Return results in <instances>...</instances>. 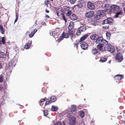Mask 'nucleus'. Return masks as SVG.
Masks as SVG:
<instances>
[{
  "label": "nucleus",
  "instance_id": "1",
  "mask_svg": "<svg viewBox=\"0 0 125 125\" xmlns=\"http://www.w3.org/2000/svg\"><path fill=\"white\" fill-rule=\"evenodd\" d=\"M113 23V20L111 18H107L103 21L102 24L103 25V29L105 30L108 29L109 26V25H111Z\"/></svg>",
  "mask_w": 125,
  "mask_h": 125
},
{
  "label": "nucleus",
  "instance_id": "2",
  "mask_svg": "<svg viewBox=\"0 0 125 125\" xmlns=\"http://www.w3.org/2000/svg\"><path fill=\"white\" fill-rule=\"evenodd\" d=\"M69 36L71 37V38L73 37V34L71 31H67L66 33L63 32L62 35V36H61L59 38V39L61 41L63 40V38H68Z\"/></svg>",
  "mask_w": 125,
  "mask_h": 125
},
{
  "label": "nucleus",
  "instance_id": "3",
  "mask_svg": "<svg viewBox=\"0 0 125 125\" xmlns=\"http://www.w3.org/2000/svg\"><path fill=\"white\" fill-rule=\"evenodd\" d=\"M68 121L69 124L74 125L76 123V119L74 116L70 115Z\"/></svg>",
  "mask_w": 125,
  "mask_h": 125
},
{
  "label": "nucleus",
  "instance_id": "4",
  "mask_svg": "<svg viewBox=\"0 0 125 125\" xmlns=\"http://www.w3.org/2000/svg\"><path fill=\"white\" fill-rule=\"evenodd\" d=\"M86 29V28L84 26L78 28L76 33V35L77 36L79 35L81 32L85 31Z\"/></svg>",
  "mask_w": 125,
  "mask_h": 125
},
{
  "label": "nucleus",
  "instance_id": "5",
  "mask_svg": "<svg viewBox=\"0 0 125 125\" xmlns=\"http://www.w3.org/2000/svg\"><path fill=\"white\" fill-rule=\"evenodd\" d=\"M102 10H97V14L96 15V19H99L101 17H103L104 15V13Z\"/></svg>",
  "mask_w": 125,
  "mask_h": 125
},
{
  "label": "nucleus",
  "instance_id": "6",
  "mask_svg": "<svg viewBox=\"0 0 125 125\" xmlns=\"http://www.w3.org/2000/svg\"><path fill=\"white\" fill-rule=\"evenodd\" d=\"M97 49L98 50L101 52L105 51V48L102 44H98L97 45Z\"/></svg>",
  "mask_w": 125,
  "mask_h": 125
},
{
  "label": "nucleus",
  "instance_id": "7",
  "mask_svg": "<svg viewBox=\"0 0 125 125\" xmlns=\"http://www.w3.org/2000/svg\"><path fill=\"white\" fill-rule=\"evenodd\" d=\"M107 49L108 51L111 53L114 52L115 49L114 47L111 44H109L107 45Z\"/></svg>",
  "mask_w": 125,
  "mask_h": 125
},
{
  "label": "nucleus",
  "instance_id": "8",
  "mask_svg": "<svg viewBox=\"0 0 125 125\" xmlns=\"http://www.w3.org/2000/svg\"><path fill=\"white\" fill-rule=\"evenodd\" d=\"M87 7L89 9L91 10H94L95 7L94 4L90 2L87 3Z\"/></svg>",
  "mask_w": 125,
  "mask_h": 125
},
{
  "label": "nucleus",
  "instance_id": "9",
  "mask_svg": "<svg viewBox=\"0 0 125 125\" xmlns=\"http://www.w3.org/2000/svg\"><path fill=\"white\" fill-rule=\"evenodd\" d=\"M116 58L117 61L119 62H121L123 60V56L120 53L117 54Z\"/></svg>",
  "mask_w": 125,
  "mask_h": 125
},
{
  "label": "nucleus",
  "instance_id": "10",
  "mask_svg": "<svg viewBox=\"0 0 125 125\" xmlns=\"http://www.w3.org/2000/svg\"><path fill=\"white\" fill-rule=\"evenodd\" d=\"M81 46L83 50L86 49L88 47L87 44L84 42H82L81 43Z\"/></svg>",
  "mask_w": 125,
  "mask_h": 125
},
{
  "label": "nucleus",
  "instance_id": "11",
  "mask_svg": "<svg viewBox=\"0 0 125 125\" xmlns=\"http://www.w3.org/2000/svg\"><path fill=\"white\" fill-rule=\"evenodd\" d=\"M111 7L112 10L116 12L118 11L119 10V7L115 5H113L111 6Z\"/></svg>",
  "mask_w": 125,
  "mask_h": 125
},
{
  "label": "nucleus",
  "instance_id": "12",
  "mask_svg": "<svg viewBox=\"0 0 125 125\" xmlns=\"http://www.w3.org/2000/svg\"><path fill=\"white\" fill-rule=\"evenodd\" d=\"M103 38L102 37H98L97 38L96 41V43L97 44H101L102 42H103Z\"/></svg>",
  "mask_w": 125,
  "mask_h": 125
},
{
  "label": "nucleus",
  "instance_id": "13",
  "mask_svg": "<svg viewBox=\"0 0 125 125\" xmlns=\"http://www.w3.org/2000/svg\"><path fill=\"white\" fill-rule=\"evenodd\" d=\"M94 14V12L92 11L88 12L85 14V16L87 18L91 17Z\"/></svg>",
  "mask_w": 125,
  "mask_h": 125
},
{
  "label": "nucleus",
  "instance_id": "14",
  "mask_svg": "<svg viewBox=\"0 0 125 125\" xmlns=\"http://www.w3.org/2000/svg\"><path fill=\"white\" fill-rule=\"evenodd\" d=\"M71 112L73 114H75L76 113V106L75 105H72L71 107Z\"/></svg>",
  "mask_w": 125,
  "mask_h": 125
},
{
  "label": "nucleus",
  "instance_id": "15",
  "mask_svg": "<svg viewBox=\"0 0 125 125\" xmlns=\"http://www.w3.org/2000/svg\"><path fill=\"white\" fill-rule=\"evenodd\" d=\"M74 23L72 21H71L70 22L69 25L68 27L69 31H71L72 30L74 27Z\"/></svg>",
  "mask_w": 125,
  "mask_h": 125
},
{
  "label": "nucleus",
  "instance_id": "16",
  "mask_svg": "<svg viewBox=\"0 0 125 125\" xmlns=\"http://www.w3.org/2000/svg\"><path fill=\"white\" fill-rule=\"evenodd\" d=\"M70 18L72 20L74 21L77 19L78 17L75 14H73L70 16Z\"/></svg>",
  "mask_w": 125,
  "mask_h": 125
},
{
  "label": "nucleus",
  "instance_id": "17",
  "mask_svg": "<svg viewBox=\"0 0 125 125\" xmlns=\"http://www.w3.org/2000/svg\"><path fill=\"white\" fill-rule=\"evenodd\" d=\"M123 77V75H117L115 76V78L117 80H119L121 79Z\"/></svg>",
  "mask_w": 125,
  "mask_h": 125
},
{
  "label": "nucleus",
  "instance_id": "18",
  "mask_svg": "<svg viewBox=\"0 0 125 125\" xmlns=\"http://www.w3.org/2000/svg\"><path fill=\"white\" fill-rule=\"evenodd\" d=\"M98 36L96 34H93L91 35L90 36V38L93 40H96Z\"/></svg>",
  "mask_w": 125,
  "mask_h": 125
},
{
  "label": "nucleus",
  "instance_id": "19",
  "mask_svg": "<svg viewBox=\"0 0 125 125\" xmlns=\"http://www.w3.org/2000/svg\"><path fill=\"white\" fill-rule=\"evenodd\" d=\"M37 30L36 29H35L32 31L31 33L29 35V36L30 37H32L34 35V34L37 31Z\"/></svg>",
  "mask_w": 125,
  "mask_h": 125
},
{
  "label": "nucleus",
  "instance_id": "20",
  "mask_svg": "<svg viewBox=\"0 0 125 125\" xmlns=\"http://www.w3.org/2000/svg\"><path fill=\"white\" fill-rule=\"evenodd\" d=\"M56 100V97L55 96H52L50 98V101L51 103L54 102Z\"/></svg>",
  "mask_w": 125,
  "mask_h": 125
},
{
  "label": "nucleus",
  "instance_id": "21",
  "mask_svg": "<svg viewBox=\"0 0 125 125\" xmlns=\"http://www.w3.org/2000/svg\"><path fill=\"white\" fill-rule=\"evenodd\" d=\"M0 31L2 34H3L4 33V29L3 28V26L1 25H0Z\"/></svg>",
  "mask_w": 125,
  "mask_h": 125
},
{
  "label": "nucleus",
  "instance_id": "22",
  "mask_svg": "<svg viewBox=\"0 0 125 125\" xmlns=\"http://www.w3.org/2000/svg\"><path fill=\"white\" fill-rule=\"evenodd\" d=\"M107 60V59L104 56L102 57H101L100 62H104L106 61Z\"/></svg>",
  "mask_w": 125,
  "mask_h": 125
},
{
  "label": "nucleus",
  "instance_id": "23",
  "mask_svg": "<svg viewBox=\"0 0 125 125\" xmlns=\"http://www.w3.org/2000/svg\"><path fill=\"white\" fill-rule=\"evenodd\" d=\"M88 35L87 34H86L84 36L82 37L80 39V41L81 42H83L82 41L85 40L86 38H87Z\"/></svg>",
  "mask_w": 125,
  "mask_h": 125
},
{
  "label": "nucleus",
  "instance_id": "24",
  "mask_svg": "<svg viewBox=\"0 0 125 125\" xmlns=\"http://www.w3.org/2000/svg\"><path fill=\"white\" fill-rule=\"evenodd\" d=\"M58 109V107L55 106H52L51 110L53 111H55Z\"/></svg>",
  "mask_w": 125,
  "mask_h": 125
},
{
  "label": "nucleus",
  "instance_id": "25",
  "mask_svg": "<svg viewBox=\"0 0 125 125\" xmlns=\"http://www.w3.org/2000/svg\"><path fill=\"white\" fill-rule=\"evenodd\" d=\"M109 6L108 4H105L104 6V8H105V9L103 10L104 11H106L108 9Z\"/></svg>",
  "mask_w": 125,
  "mask_h": 125
},
{
  "label": "nucleus",
  "instance_id": "26",
  "mask_svg": "<svg viewBox=\"0 0 125 125\" xmlns=\"http://www.w3.org/2000/svg\"><path fill=\"white\" fill-rule=\"evenodd\" d=\"M31 44L29 43H27L25 45V48L27 49H29L30 47Z\"/></svg>",
  "mask_w": 125,
  "mask_h": 125
},
{
  "label": "nucleus",
  "instance_id": "27",
  "mask_svg": "<svg viewBox=\"0 0 125 125\" xmlns=\"http://www.w3.org/2000/svg\"><path fill=\"white\" fill-rule=\"evenodd\" d=\"M5 54L3 52H0V58H4L6 57Z\"/></svg>",
  "mask_w": 125,
  "mask_h": 125
},
{
  "label": "nucleus",
  "instance_id": "28",
  "mask_svg": "<svg viewBox=\"0 0 125 125\" xmlns=\"http://www.w3.org/2000/svg\"><path fill=\"white\" fill-rule=\"evenodd\" d=\"M97 52V49L96 48H93L92 49V52L93 54H95Z\"/></svg>",
  "mask_w": 125,
  "mask_h": 125
},
{
  "label": "nucleus",
  "instance_id": "29",
  "mask_svg": "<svg viewBox=\"0 0 125 125\" xmlns=\"http://www.w3.org/2000/svg\"><path fill=\"white\" fill-rule=\"evenodd\" d=\"M80 115L82 118L83 117L84 115V113L82 111H80L79 112Z\"/></svg>",
  "mask_w": 125,
  "mask_h": 125
},
{
  "label": "nucleus",
  "instance_id": "30",
  "mask_svg": "<svg viewBox=\"0 0 125 125\" xmlns=\"http://www.w3.org/2000/svg\"><path fill=\"white\" fill-rule=\"evenodd\" d=\"M6 89V88L5 87L4 88L2 85L0 84V91H2Z\"/></svg>",
  "mask_w": 125,
  "mask_h": 125
},
{
  "label": "nucleus",
  "instance_id": "31",
  "mask_svg": "<svg viewBox=\"0 0 125 125\" xmlns=\"http://www.w3.org/2000/svg\"><path fill=\"white\" fill-rule=\"evenodd\" d=\"M61 15L62 18L65 21V22H66L67 21V20L66 18L65 17L64 14L63 13H61Z\"/></svg>",
  "mask_w": 125,
  "mask_h": 125
},
{
  "label": "nucleus",
  "instance_id": "32",
  "mask_svg": "<svg viewBox=\"0 0 125 125\" xmlns=\"http://www.w3.org/2000/svg\"><path fill=\"white\" fill-rule=\"evenodd\" d=\"M4 78L2 75H0V82H2Z\"/></svg>",
  "mask_w": 125,
  "mask_h": 125
},
{
  "label": "nucleus",
  "instance_id": "33",
  "mask_svg": "<svg viewBox=\"0 0 125 125\" xmlns=\"http://www.w3.org/2000/svg\"><path fill=\"white\" fill-rule=\"evenodd\" d=\"M72 14V12L71 11H69L66 13V15L68 16H70Z\"/></svg>",
  "mask_w": 125,
  "mask_h": 125
},
{
  "label": "nucleus",
  "instance_id": "34",
  "mask_svg": "<svg viewBox=\"0 0 125 125\" xmlns=\"http://www.w3.org/2000/svg\"><path fill=\"white\" fill-rule=\"evenodd\" d=\"M64 9L65 11H68L69 10V7L66 6L64 7Z\"/></svg>",
  "mask_w": 125,
  "mask_h": 125
},
{
  "label": "nucleus",
  "instance_id": "35",
  "mask_svg": "<svg viewBox=\"0 0 125 125\" xmlns=\"http://www.w3.org/2000/svg\"><path fill=\"white\" fill-rule=\"evenodd\" d=\"M103 42L105 45H108V42L107 41L105 40H103Z\"/></svg>",
  "mask_w": 125,
  "mask_h": 125
},
{
  "label": "nucleus",
  "instance_id": "36",
  "mask_svg": "<svg viewBox=\"0 0 125 125\" xmlns=\"http://www.w3.org/2000/svg\"><path fill=\"white\" fill-rule=\"evenodd\" d=\"M1 41L3 44H5V41L4 38V37H2L1 38Z\"/></svg>",
  "mask_w": 125,
  "mask_h": 125
},
{
  "label": "nucleus",
  "instance_id": "37",
  "mask_svg": "<svg viewBox=\"0 0 125 125\" xmlns=\"http://www.w3.org/2000/svg\"><path fill=\"white\" fill-rule=\"evenodd\" d=\"M62 123L60 122H57L56 123L54 124V125H62ZM63 125H65L64 124H63Z\"/></svg>",
  "mask_w": 125,
  "mask_h": 125
},
{
  "label": "nucleus",
  "instance_id": "38",
  "mask_svg": "<svg viewBox=\"0 0 125 125\" xmlns=\"http://www.w3.org/2000/svg\"><path fill=\"white\" fill-rule=\"evenodd\" d=\"M16 19L14 21V23H15L16 22L18 19V13H17L16 15Z\"/></svg>",
  "mask_w": 125,
  "mask_h": 125
},
{
  "label": "nucleus",
  "instance_id": "39",
  "mask_svg": "<svg viewBox=\"0 0 125 125\" xmlns=\"http://www.w3.org/2000/svg\"><path fill=\"white\" fill-rule=\"evenodd\" d=\"M121 12H117L116 13V15H115V18H117L118 16L120 14Z\"/></svg>",
  "mask_w": 125,
  "mask_h": 125
},
{
  "label": "nucleus",
  "instance_id": "40",
  "mask_svg": "<svg viewBox=\"0 0 125 125\" xmlns=\"http://www.w3.org/2000/svg\"><path fill=\"white\" fill-rule=\"evenodd\" d=\"M111 34L109 32H107L106 33V35L107 38H109V37L110 36Z\"/></svg>",
  "mask_w": 125,
  "mask_h": 125
},
{
  "label": "nucleus",
  "instance_id": "41",
  "mask_svg": "<svg viewBox=\"0 0 125 125\" xmlns=\"http://www.w3.org/2000/svg\"><path fill=\"white\" fill-rule=\"evenodd\" d=\"M43 113L44 115L46 116L48 115V111H44Z\"/></svg>",
  "mask_w": 125,
  "mask_h": 125
},
{
  "label": "nucleus",
  "instance_id": "42",
  "mask_svg": "<svg viewBox=\"0 0 125 125\" xmlns=\"http://www.w3.org/2000/svg\"><path fill=\"white\" fill-rule=\"evenodd\" d=\"M46 99V98H44V99H41L40 100V102L42 103V102H44V101H45Z\"/></svg>",
  "mask_w": 125,
  "mask_h": 125
},
{
  "label": "nucleus",
  "instance_id": "43",
  "mask_svg": "<svg viewBox=\"0 0 125 125\" xmlns=\"http://www.w3.org/2000/svg\"><path fill=\"white\" fill-rule=\"evenodd\" d=\"M51 103V102H50V100L47 101H46L45 103L46 105H48L49 103Z\"/></svg>",
  "mask_w": 125,
  "mask_h": 125
},
{
  "label": "nucleus",
  "instance_id": "44",
  "mask_svg": "<svg viewBox=\"0 0 125 125\" xmlns=\"http://www.w3.org/2000/svg\"><path fill=\"white\" fill-rule=\"evenodd\" d=\"M78 43H75L74 44V46L75 47L77 48L78 47Z\"/></svg>",
  "mask_w": 125,
  "mask_h": 125
},
{
  "label": "nucleus",
  "instance_id": "45",
  "mask_svg": "<svg viewBox=\"0 0 125 125\" xmlns=\"http://www.w3.org/2000/svg\"><path fill=\"white\" fill-rule=\"evenodd\" d=\"M49 33H50V34L51 35V36L53 35V34L52 31H50Z\"/></svg>",
  "mask_w": 125,
  "mask_h": 125
},
{
  "label": "nucleus",
  "instance_id": "46",
  "mask_svg": "<svg viewBox=\"0 0 125 125\" xmlns=\"http://www.w3.org/2000/svg\"><path fill=\"white\" fill-rule=\"evenodd\" d=\"M80 24L81 25H85V24L84 22H80Z\"/></svg>",
  "mask_w": 125,
  "mask_h": 125
},
{
  "label": "nucleus",
  "instance_id": "47",
  "mask_svg": "<svg viewBox=\"0 0 125 125\" xmlns=\"http://www.w3.org/2000/svg\"><path fill=\"white\" fill-rule=\"evenodd\" d=\"M45 17L47 18H50V17L49 16L47 15H45Z\"/></svg>",
  "mask_w": 125,
  "mask_h": 125
},
{
  "label": "nucleus",
  "instance_id": "48",
  "mask_svg": "<svg viewBox=\"0 0 125 125\" xmlns=\"http://www.w3.org/2000/svg\"><path fill=\"white\" fill-rule=\"evenodd\" d=\"M45 3H46V5H47L48 4V1L46 0L45 1Z\"/></svg>",
  "mask_w": 125,
  "mask_h": 125
},
{
  "label": "nucleus",
  "instance_id": "49",
  "mask_svg": "<svg viewBox=\"0 0 125 125\" xmlns=\"http://www.w3.org/2000/svg\"><path fill=\"white\" fill-rule=\"evenodd\" d=\"M45 10L46 12L47 13H49V10H48L47 9H46Z\"/></svg>",
  "mask_w": 125,
  "mask_h": 125
},
{
  "label": "nucleus",
  "instance_id": "50",
  "mask_svg": "<svg viewBox=\"0 0 125 125\" xmlns=\"http://www.w3.org/2000/svg\"><path fill=\"white\" fill-rule=\"evenodd\" d=\"M80 4H79L78 5H79L78 6L80 8H81L82 7V4L81 3H80Z\"/></svg>",
  "mask_w": 125,
  "mask_h": 125
},
{
  "label": "nucleus",
  "instance_id": "51",
  "mask_svg": "<svg viewBox=\"0 0 125 125\" xmlns=\"http://www.w3.org/2000/svg\"><path fill=\"white\" fill-rule=\"evenodd\" d=\"M2 65L1 61H0V69L2 68Z\"/></svg>",
  "mask_w": 125,
  "mask_h": 125
},
{
  "label": "nucleus",
  "instance_id": "52",
  "mask_svg": "<svg viewBox=\"0 0 125 125\" xmlns=\"http://www.w3.org/2000/svg\"><path fill=\"white\" fill-rule=\"evenodd\" d=\"M123 10L124 12V13L125 14V7L124 8Z\"/></svg>",
  "mask_w": 125,
  "mask_h": 125
},
{
  "label": "nucleus",
  "instance_id": "53",
  "mask_svg": "<svg viewBox=\"0 0 125 125\" xmlns=\"http://www.w3.org/2000/svg\"><path fill=\"white\" fill-rule=\"evenodd\" d=\"M30 32L28 31H27L26 32V34H28Z\"/></svg>",
  "mask_w": 125,
  "mask_h": 125
},
{
  "label": "nucleus",
  "instance_id": "54",
  "mask_svg": "<svg viewBox=\"0 0 125 125\" xmlns=\"http://www.w3.org/2000/svg\"><path fill=\"white\" fill-rule=\"evenodd\" d=\"M45 23V22H43V23H42V24H44Z\"/></svg>",
  "mask_w": 125,
  "mask_h": 125
},
{
  "label": "nucleus",
  "instance_id": "55",
  "mask_svg": "<svg viewBox=\"0 0 125 125\" xmlns=\"http://www.w3.org/2000/svg\"><path fill=\"white\" fill-rule=\"evenodd\" d=\"M111 62V61H109V62H108V63H110V62Z\"/></svg>",
  "mask_w": 125,
  "mask_h": 125
},
{
  "label": "nucleus",
  "instance_id": "56",
  "mask_svg": "<svg viewBox=\"0 0 125 125\" xmlns=\"http://www.w3.org/2000/svg\"><path fill=\"white\" fill-rule=\"evenodd\" d=\"M1 105H3V104L2 103H1Z\"/></svg>",
  "mask_w": 125,
  "mask_h": 125
},
{
  "label": "nucleus",
  "instance_id": "57",
  "mask_svg": "<svg viewBox=\"0 0 125 125\" xmlns=\"http://www.w3.org/2000/svg\"><path fill=\"white\" fill-rule=\"evenodd\" d=\"M1 44V41H0V46Z\"/></svg>",
  "mask_w": 125,
  "mask_h": 125
},
{
  "label": "nucleus",
  "instance_id": "58",
  "mask_svg": "<svg viewBox=\"0 0 125 125\" xmlns=\"http://www.w3.org/2000/svg\"><path fill=\"white\" fill-rule=\"evenodd\" d=\"M51 0V1H52L53 0Z\"/></svg>",
  "mask_w": 125,
  "mask_h": 125
},
{
  "label": "nucleus",
  "instance_id": "59",
  "mask_svg": "<svg viewBox=\"0 0 125 125\" xmlns=\"http://www.w3.org/2000/svg\"><path fill=\"white\" fill-rule=\"evenodd\" d=\"M4 101V100H3V101Z\"/></svg>",
  "mask_w": 125,
  "mask_h": 125
}]
</instances>
